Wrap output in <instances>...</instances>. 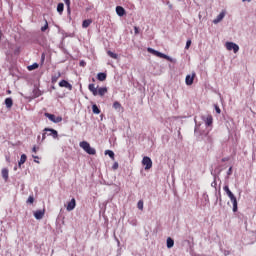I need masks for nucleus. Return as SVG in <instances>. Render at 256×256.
Masks as SVG:
<instances>
[{
  "mask_svg": "<svg viewBox=\"0 0 256 256\" xmlns=\"http://www.w3.org/2000/svg\"><path fill=\"white\" fill-rule=\"evenodd\" d=\"M34 163H40L39 160H37V158H34Z\"/></svg>",
  "mask_w": 256,
  "mask_h": 256,
  "instance_id": "nucleus-52",
  "label": "nucleus"
},
{
  "mask_svg": "<svg viewBox=\"0 0 256 256\" xmlns=\"http://www.w3.org/2000/svg\"><path fill=\"white\" fill-rule=\"evenodd\" d=\"M142 165H144L145 171H149L153 167V160L149 156H144L142 159Z\"/></svg>",
  "mask_w": 256,
  "mask_h": 256,
  "instance_id": "nucleus-5",
  "label": "nucleus"
},
{
  "mask_svg": "<svg viewBox=\"0 0 256 256\" xmlns=\"http://www.w3.org/2000/svg\"><path fill=\"white\" fill-rule=\"evenodd\" d=\"M214 109H215L216 113H218V115H220V113H221V108H219V105L215 104V105H214Z\"/></svg>",
  "mask_w": 256,
  "mask_h": 256,
  "instance_id": "nucleus-39",
  "label": "nucleus"
},
{
  "mask_svg": "<svg viewBox=\"0 0 256 256\" xmlns=\"http://www.w3.org/2000/svg\"><path fill=\"white\" fill-rule=\"evenodd\" d=\"M195 72L192 73V75H187L186 78H185V83L186 85L190 86V85H193V81H195Z\"/></svg>",
  "mask_w": 256,
  "mask_h": 256,
  "instance_id": "nucleus-11",
  "label": "nucleus"
},
{
  "mask_svg": "<svg viewBox=\"0 0 256 256\" xmlns=\"http://www.w3.org/2000/svg\"><path fill=\"white\" fill-rule=\"evenodd\" d=\"M227 196L229 197L231 203L233 204V208H232L233 213H237V211H239L237 197H235V194H233V192H230L229 194H227Z\"/></svg>",
  "mask_w": 256,
  "mask_h": 256,
  "instance_id": "nucleus-4",
  "label": "nucleus"
},
{
  "mask_svg": "<svg viewBox=\"0 0 256 256\" xmlns=\"http://www.w3.org/2000/svg\"><path fill=\"white\" fill-rule=\"evenodd\" d=\"M26 203H28L29 205H33V203H35V197H33L32 195L29 196Z\"/></svg>",
  "mask_w": 256,
  "mask_h": 256,
  "instance_id": "nucleus-33",
  "label": "nucleus"
},
{
  "mask_svg": "<svg viewBox=\"0 0 256 256\" xmlns=\"http://www.w3.org/2000/svg\"><path fill=\"white\" fill-rule=\"evenodd\" d=\"M80 147L88 154V155H96L97 150L95 148L91 147V144L87 141L80 142Z\"/></svg>",
  "mask_w": 256,
  "mask_h": 256,
  "instance_id": "nucleus-2",
  "label": "nucleus"
},
{
  "mask_svg": "<svg viewBox=\"0 0 256 256\" xmlns=\"http://www.w3.org/2000/svg\"><path fill=\"white\" fill-rule=\"evenodd\" d=\"M104 154L108 155L112 161H115V152L113 150H105Z\"/></svg>",
  "mask_w": 256,
  "mask_h": 256,
  "instance_id": "nucleus-27",
  "label": "nucleus"
},
{
  "mask_svg": "<svg viewBox=\"0 0 256 256\" xmlns=\"http://www.w3.org/2000/svg\"><path fill=\"white\" fill-rule=\"evenodd\" d=\"M59 77H61V72H58L57 74L52 75L51 83L55 85V83L59 80Z\"/></svg>",
  "mask_w": 256,
  "mask_h": 256,
  "instance_id": "nucleus-25",
  "label": "nucleus"
},
{
  "mask_svg": "<svg viewBox=\"0 0 256 256\" xmlns=\"http://www.w3.org/2000/svg\"><path fill=\"white\" fill-rule=\"evenodd\" d=\"M211 175L213 176V182L211 183V187H213L215 189V191H217V179H219V174L214 173L213 171H211Z\"/></svg>",
  "mask_w": 256,
  "mask_h": 256,
  "instance_id": "nucleus-16",
  "label": "nucleus"
},
{
  "mask_svg": "<svg viewBox=\"0 0 256 256\" xmlns=\"http://www.w3.org/2000/svg\"><path fill=\"white\" fill-rule=\"evenodd\" d=\"M6 93H7L8 95H11V90H7Z\"/></svg>",
  "mask_w": 256,
  "mask_h": 256,
  "instance_id": "nucleus-53",
  "label": "nucleus"
},
{
  "mask_svg": "<svg viewBox=\"0 0 256 256\" xmlns=\"http://www.w3.org/2000/svg\"><path fill=\"white\" fill-rule=\"evenodd\" d=\"M32 151H33V153H37V147L34 146V147L32 148Z\"/></svg>",
  "mask_w": 256,
  "mask_h": 256,
  "instance_id": "nucleus-49",
  "label": "nucleus"
},
{
  "mask_svg": "<svg viewBox=\"0 0 256 256\" xmlns=\"http://www.w3.org/2000/svg\"><path fill=\"white\" fill-rule=\"evenodd\" d=\"M92 81L95 83V78H92Z\"/></svg>",
  "mask_w": 256,
  "mask_h": 256,
  "instance_id": "nucleus-58",
  "label": "nucleus"
},
{
  "mask_svg": "<svg viewBox=\"0 0 256 256\" xmlns=\"http://www.w3.org/2000/svg\"><path fill=\"white\" fill-rule=\"evenodd\" d=\"M47 29H49V23L47 22V20H45V25L41 27L42 33H45Z\"/></svg>",
  "mask_w": 256,
  "mask_h": 256,
  "instance_id": "nucleus-36",
  "label": "nucleus"
},
{
  "mask_svg": "<svg viewBox=\"0 0 256 256\" xmlns=\"http://www.w3.org/2000/svg\"><path fill=\"white\" fill-rule=\"evenodd\" d=\"M218 195H219V197H217L216 201H219V202L221 203V202L223 201V200L221 199V188H219Z\"/></svg>",
  "mask_w": 256,
  "mask_h": 256,
  "instance_id": "nucleus-43",
  "label": "nucleus"
},
{
  "mask_svg": "<svg viewBox=\"0 0 256 256\" xmlns=\"http://www.w3.org/2000/svg\"><path fill=\"white\" fill-rule=\"evenodd\" d=\"M59 87H64L65 89H68L69 91H73V85L69 83L67 80H61L59 82Z\"/></svg>",
  "mask_w": 256,
  "mask_h": 256,
  "instance_id": "nucleus-10",
  "label": "nucleus"
},
{
  "mask_svg": "<svg viewBox=\"0 0 256 256\" xmlns=\"http://www.w3.org/2000/svg\"><path fill=\"white\" fill-rule=\"evenodd\" d=\"M34 97H41V90L38 88L33 90Z\"/></svg>",
  "mask_w": 256,
  "mask_h": 256,
  "instance_id": "nucleus-35",
  "label": "nucleus"
},
{
  "mask_svg": "<svg viewBox=\"0 0 256 256\" xmlns=\"http://www.w3.org/2000/svg\"><path fill=\"white\" fill-rule=\"evenodd\" d=\"M41 139V136H38V140Z\"/></svg>",
  "mask_w": 256,
  "mask_h": 256,
  "instance_id": "nucleus-59",
  "label": "nucleus"
},
{
  "mask_svg": "<svg viewBox=\"0 0 256 256\" xmlns=\"http://www.w3.org/2000/svg\"><path fill=\"white\" fill-rule=\"evenodd\" d=\"M134 33L135 35H139V27L134 26Z\"/></svg>",
  "mask_w": 256,
  "mask_h": 256,
  "instance_id": "nucleus-46",
  "label": "nucleus"
},
{
  "mask_svg": "<svg viewBox=\"0 0 256 256\" xmlns=\"http://www.w3.org/2000/svg\"><path fill=\"white\" fill-rule=\"evenodd\" d=\"M2 177L4 181H9V169L7 168L2 169Z\"/></svg>",
  "mask_w": 256,
  "mask_h": 256,
  "instance_id": "nucleus-22",
  "label": "nucleus"
},
{
  "mask_svg": "<svg viewBox=\"0 0 256 256\" xmlns=\"http://www.w3.org/2000/svg\"><path fill=\"white\" fill-rule=\"evenodd\" d=\"M117 241H118V245H119L120 242H119V240H117Z\"/></svg>",
  "mask_w": 256,
  "mask_h": 256,
  "instance_id": "nucleus-62",
  "label": "nucleus"
},
{
  "mask_svg": "<svg viewBox=\"0 0 256 256\" xmlns=\"http://www.w3.org/2000/svg\"><path fill=\"white\" fill-rule=\"evenodd\" d=\"M116 13H117L118 17H124V15H126L127 11L125 10V8H123V6H116Z\"/></svg>",
  "mask_w": 256,
  "mask_h": 256,
  "instance_id": "nucleus-15",
  "label": "nucleus"
},
{
  "mask_svg": "<svg viewBox=\"0 0 256 256\" xmlns=\"http://www.w3.org/2000/svg\"><path fill=\"white\" fill-rule=\"evenodd\" d=\"M227 175H233V167H230L227 171Z\"/></svg>",
  "mask_w": 256,
  "mask_h": 256,
  "instance_id": "nucleus-45",
  "label": "nucleus"
},
{
  "mask_svg": "<svg viewBox=\"0 0 256 256\" xmlns=\"http://www.w3.org/2000/svg\"><path fill=\"white\" fill-rule=\"evenodd\" d=\"M27 161V155L26 154H22L20 156V160L18 161V167L19 169H21V165H24V163Z\"/></svg>",
  "mask_w": 256,
  "mask_h": 256,
  "instance_id": "nucleus-21",
  "label": "nucleus"
},
{
  "mask_svg": "<svg viewBox=\"0 0 256 256\" xmlns=\"http://www.w3.org/2000/svg\"><path fill=\"white\" fill-rule=\"evenodd\" d=\"M45 117H47V119H49V121H52V123H61V121H63V117L61 116H55V114H51L46 112Z\"/></svg>",
  "mask_w": 256,
  "mask_h": 256,
  "instance_id": "nucleus-6",
  "label": "nucleus"
},
{
  "mask_svg": "<svg viewBox=\"0 0 256 256\" xmlns=\"http://www.w3.org/2000/svg\"><path fill=\"white\" fill-rule=\"evenodd\" d=\"M223 189H224L226 195H228L229 193H232L231 190L229 189V185H225V186L223 187Z\"/></svg>",
  "mask_w": 256,
  "mask_h": 256,
  "instance_id": "nucleus-38",
  "label": "nucleus"
},
{
  "mask_svg": "<svg viewBox=\"0 0 256 256\" xmlns=\"http://www.w3.org/2000/svg\"><path fill=\"white\" fill-rule=\"evenodd\" d=\"M205 137H206V143H213V138L211 136H209V132H206L205 134Z\"/></svg>",
  "mask_w": 256,
  "mask_h": 256,
  "instance_id": "nucleus-32",
  "label": "nucleus"
},
{
  "mask_svg": "<svg viewBox=\"0 0 256 256\" xmlns=\"http://www.w3.org/2000/svg\"><path fill=\"white\" fill-rule=\"evenodd\" d=\"M64 9H65V4H63V2L58 3L57 12L59 13V15H63Z\"/></svg>",
  "mask_w": 256,
  "mask_h": 256,
  "instance_id": "nucleus-23",
  "label": "nucleus"
},
{
  "mask_svg": "<svg viewBox=\"0 0 256 256\" xmlns=\"http://www.w3.org/2000/svg\"><path fill=\"white\" fill-rule=\"evenodd\" d=\"M225 18V13L221 12L216 19L213 20L214 25H217V23H221V21H223V19Z\"/></svg>",
  "mask_w": 256,
  "mask_h": 256,
  "instance_id": "nucleus-19",
  "label": "nucleus"
},
{
  "mask_svg": "<svg viewBox=\"0 0 256 256\" xmlns=\"http://www.w3.org/2000/svg\"><path fill=\"white\" fill-rule=\"evenodd\" d=\"M34 217L35 219H37L38 221L43 219V217H45V209L43 210H36L34 212Z\"/></svg>",
  "mask_w": 256,
  "mask_h": 256,
  "instance_id": "nucleus-14",
  "label": "nucleus"
},
{
  "mask_svg": "<svg viewBox=\"0 0 256 256\" xmlns=\"http://www.w3.org/2000/svg\"><path fill=\"white\" fill-rule=\"evenodd\" d=\"M174 245H175V240H173V238L171 237H168L166 240L167 249H173Z\"/></svg>",
  "mask_w": 256,
  "mask_h": 256,
  "instance_id": "nucleus-18",
  "label": "nucleus"
},
{
  "mask_svg": "<svg viewBox=\"0 0 256 256\" xmlns=\"http://www.w3.org/2000/svg\"><path fill=\"white\" fill-rule=\"evenodd\" d=\"M6 161H8V163L10 162V158L6 156Z\"/></svg>",
  "mask_w": 256,
  "mask_h": 256,
  "instance_id": "nucleus-55",
  "label": "nucleus"
},
{
  "mask_svg": "<svg viewBox=\"0 0 256 256\" xmlns=\"http://www.w3.org/2000/svg\"><path fill=\"white\" fill-rule=\"evenodd\" d=\"M98 81H105L107 79V73L100 72L97 74Z\"/></svg>",
  "mask_w": 256,
  "mask_h": 256,
  "instance_id": "nucleus-24",
  "label": "nucleus"
},
{
  "mask_svg": "<svg viewBox=\"0 0 256 256\" xmlns=\"http://www.w3.org/2000/svg\"><path fill=\"white\" fill-rule=\"evenodd\" d=\"M63 1L67 7L68 18L71 20V0H63Z\"/></svg>",
  "mask_w": 256,
  "mask_h": 256,
  "instance_id": "nucleus-17",
  "label": "nucleus"
},
{
  "mask_svg": "<svg viewBox=\"0 0 256 256\" xmlns=\"http://www.w3.org/2000/svg\"><path fill=\"white\" fill-rule=\"evenodd\" d=\"M75 207H77V200H75V198H72L70 202H68L66 209L67 211H73Z\"/></svg>",
  "mask_w": 256,
  "mask_h": 256,
  "instance_id": "nucleus-12",
  "label": "nucleus"
},
{
  "mask_svg": "<svg viewBox=\"0 0 256 256\" xmlns=\"http://www.w3.org/2000/svg\"><path fill=\"white\" fill-rule=\"evenodd\" d=\"M243 3H245V1H247L248 3H251V0H242Z\"/></svg>",
  "mask_w": 256,
  "mask_h": 256,
  "instance_id": "nucleus-54",
  "label": "nucleus"
},
{
  "mask_svg": "<svg viewBox=\"0 0 256 256\" xmlns=\"http://www.w3.org/2000/svg\"><path fill=\"white\" fill-rule=\"evenodd\" d=\"M52 89H55V86H52Z\"/></svg>",
  "mask_w": 256,
  "mask_h": 256,
  "instance_id": "nucleus-60",
  "label": "nucleus"
},
{
  "mask_svg": "<svg viewBox=\"0 0 256 256\" xmlns=\"http://www.w3.org/2000/svg\"><path fill=\"white\" fill-rule=\"evenodd\" d=\"M148 53H151L152 55H155L156 57H159L160 59L163 58V52L157 51L151 47L147 48Z\"/></svg>",
  "mask_w": 256,
  "mask_h": 256,
  "instance_id": "nucleus-13",
  "label": "nucleus"
},
{
  "mask_svg": "<svg viewBox=\"0 0 256 256\" xmlns=\"http://www.w3.org/2000/svg\"><path fill=\"white\" fill-rule=\"evenodd\" d=\"M191 39L187 40L186 41V46H185V49H189V47H191Z\"/></svg>",
  "mask_w": 256,
  "mask_h": 256,
  "instance_id": "nucleus-42",
  "label": "nucleus"
},
{
  "mask_svg": "<svg viewBox=\"0 0 256 256\" xmlns=\"http://www.w3.org/2000/svg\"><path fill=\"white\" fill-rule=\"evenodd\" d=\"M79 65H80V67H85V65H87V62H85L84 60H81L79 62Z\"/></svg>",
  "mask_w": 256,
  "mask_h": 256,
  "instance_id": "nucleus-44",
  "label": "nucleus"
},
{
  "mask_svg": "<svg viewBox=\"0 0 256 256\" xmlns=\"http://www.w3.org/2000/svg\"><path fill=\"white\" fill-rule=\"evenodd\" d=\"M132 225H137V222L132 223Z\"/></svg>",
  "mask_w": 256,
  "mask_h": 256,
  "instance_id": "nucleus-57",
  "label": "nucleus"
},
{
  "mask_svg": "<svg viewBox=\"0 0 256 256\" xmlns=\"http://www.w3.org/2000/svg\"><path fill=\"white\" fill-rule=\"evenodd\" d=\"M28 71H35V69H39V64L37 62L32 65L27 66Z\"/></svg>",
  "mask_w": 256,
  "mask_h": 256,
  "instance_id": "nucleus-30",
  "label": "nucleus"
},
{
  "mask_svg": "<svg viewBox=\"0 0 256 256\" xmlns=\"http://www.w3.org/2000/svg\"><path fill=\"white\" fill-rule=\"evenodd\" d=\"M4 104L7 109H11V107H13V98L11 97L6 98L4 101Z\"/></svg>",
  "mask_w": 256,
  "mask_h": 256,
  "instance_id": "nucleus-20",
  "label": "nucleus"
},
{
  "mask_svg": "<svg viewBox=\"0 0 256 256\" xmlns=\"http://www.w3.org/2000/svg\"><path fill=\"white\" fill-rule=\"evenodd\" d=\"M221 161H222V163H225V162L229 161V157H224L221 159Z\"/></svg>",
  "mask_w": 256,
  "mask_h": 256,
  "instance_id": "nucleus-48",
  "label": "nucleus"
},
{
  "mask_svg": "<svg viewBox=\"0 0 256 256\" xmlns=\"http://www.w3.org/2000/svg\"><path fill=\"white\" fill-rule=\"evenodd\" d=\"M113 109H116V111H123V106H121L119 101H115L113 103Z\"/></svg>",
  "mask_w": 256,
  "mask_h": 256,
  "instance_id": "nucleus-26",
  "label": "nucleus"
},
{
  "mask_svg": "<svg viewBox=\"0 0 256 256\" xmlns=\"http://www.w3.org/2000/svg\"><path fill=\"white\" fill-rule=\"evenodd\" d=\"M137 207L140 211H143V200H139L137 203Z\"/></svg>",
  "mask_w": 256,
  "mask_h": 256,
  "instance_id": "nucleus-37",
  "label": "nucleus"
},
{
  "mask_svg": "<svg viewBox=\"0 0 256 256\" xmlns=\"http://www.w3.org/2000/svg\"><path fill=\"white\" fill-rule=\"evenodd\" d=\"M107 55H109L111 59H119V55L115 52H112L111 50L107 51Z\"/></svg>",
  "mask_w": 256,
  "mask_h": 256,
  "instance_id": "nucleus-31",
  "label": "nucleus"
},
{
  "mask_svg": "<svg viewBox=\"0 0 256 256\" xmlns=\"http://www.w3.org/2000/svg\"><path fill=\"white\" fill-rule=\"evenodd\" d=\"M225 47L228 51L239 53V45H237L235 42H226Z\"/></svg>",
  "mask_w": 256,
  "mask_h": 256,
  "instance_id": "nucleus-7",
  "label": "nucleus"
},
{
  "mask_svg": "<svg viewBox=\"0 0 256 256\" xmlns=\"http://www.w3.org/2000/svg\"><path fill=\"white\" fill-rule=\"evenodd\" d=\"M203 199L206 203H209V195H207V192L203 194Z\"/></svg>",
  "mask_w": 256,
  "mask_h": 256,
  "instance_id": "nucleus-41",
  "label": "nucleus"
},
{
  "mask_svg": "<svg viewBox=\"0 0 256 256\" xmlns=\"http://www.w3.org/2000/svg\"><path fill=\"white\" fill-rule=\"evenodd\" d=\"M162 59H166V61H170V63H173V58L167 54L162 55Z\"/></svg>",
  "mask_w": 256,
  "mask_h": 256,
  "instance_id": "nucleus-34",
  "label": "nucleus"
},
{
  "mask_svg": "<svg viewBox=\"0 0 256 256\" xmlns=\"http://www.w3.org/2000/svg\"><path fill=\"white\" fill-rule=\"evenodd\" d=\"M88 89L90 92H92V95L94 97H97L99 95L100 97H103L105 93H107V87H95V84H89Z\"/></svg>",
  "mask_w": 256,
  "mask_h": 256,
  "instance_id": "nucleus-1",
  "label": "nucleus"
},
{
  "mask_svg": "<svg viewBox=\"0 0 256 256\" xmlns=\"http://www.w3.org/2000/svg\"><path fill=\"white\" fill-rule=\"evenodd\" d=\"M33 159H39V156L32 155Z\"/></svg>",
  "mask_w": 256,
  "mask_h": 256,
  "instance_id": "nucleus-51",
  "label": "nucleus"
},
{
  "mask_svg": "<svg viewBox=\"0 0 256 256\" xmlns=\"http://www.w3.org/2000/svg\"><path fill=\"white\" fill-rule=\"evenodd\" d=\"M41 61H42V62L45 61V54H42V55H41Z\"/></svg>",
  "mask_w": 256,
  "mask_h": 256,
  "instance_id": "nucleus-50",
  "label": "nucleus"
},
{
  "mask_svg": "<svg viewBox=\"0 0 256 256\" xmlns=\"http://www.w3.org/2000/svg\"><path fill=\"white\" fill-rule=\"evenodd\" d=\"M201 119H202V121H204L207 128L213 127V116L212 115L202 116Z\"/></svg>",
  "mask_w": 256,
  "mask_h": 256,
  "instance_id": "nucleus-9",
  "label": "nucleus"
},
{
  "mask_svg": "<svg viewBox=\"0 0 256 256\" xmlns=\"http://www.w3.org/2000/svg\"><path fill=\"white\" fill-rule=\"evenodd\" d=\"M169 7H170V9H171V7H173V6H172V5H170Z\"/></svg>",
  "mask_w": 256,
  "mask_h": 256,
  "instance_id": "nucleus-61",
  "label": "nucleus"
},
{
  "mask_svg": "<svg viewBox=\"0 0 256 256\" xmlns=\"http://www.w3.org/2000/svg\"><path fill=\"white\" fill-rule=\"evenodd\" d=\"M92 112L94 113V115H99L101 113V109H99V106H97V104H93Z\"/></svg>",
  "mask_w": 256,
  "mask_h": 256,
  "instance_id": "nucleus-29",
  "label": "nucleus"
},
{
  "mask_svg": "<svg viewBox=\"0 0 256 256\" xmlns=\"http://www.w3.org/2000/svg\"><path fill=\"white\" fill-rule=\"evenodd\" d=\"M45 133H48V137H53V139L59 138V132L53 128H44L43 130Z\"/></svg>",
  "mask_w": 256,
  "mask_h": 256,
  "instance_id": "nucleus-8",
  "label": "nucleus"
},
{
  "mask_svg": "<svg viewBox=\"0 0 256 256\" xmlns=\"http://www.w3.org/2000/svg\"><path fill=\"white\" fill-rule=\"evenodd\" d=\"M92 23H93V20H91V19L83 20V22H82L83 29H87V27H89V25H91Z\"/></svg>",
  "mask_w": 256,
  "mask_h": 256,
  "instance_id": "nucleus-28",
  "label": "nucleus"
},
{
  "mask_svg": "<svg viewBox=\"0 0 256 256\" xmlns=\"http://www.w3.org/2000/svg\"><path fill=\"white\" fill-rule=\"evenodd\" d=\"M14 171H17V166L14 167Z\"/></svg>",
  "mask_w": 256,
  "mask_h": 256,
  "instance_id": "nucleus-56",
  "label": "nucleus"
},
{
  "mask_svg": "<svg viewBox=\"0 0 256 256\" xmlns=\"http://www.w3.org/2000/svg\"><path fill=\"white\" fill-rule=\"evenodd\" d=\"M112 169L114 171H117V169H119V162H114L113 166H112Z\"/></svg>",
  "mask_w": 256,
  "mask_h": 256,
  "instance_id": "nucleus-40",
  "label": "nucleus"
},
{
  "mask_svg": "<svg viewBox=\"0 0 256 256\" xmlns=\"http://www.w3.org/2000/svg\"><path fill=\"white\" fill-rule=\"evenodd\" d=\"M46 138H47V132L44 131V133L42 134V141H45Z\"/></svg>",
  "mask_w": 256,
  "mask_h": 256,
  "instance_id": "nucleus-47",
  "label": "nucleus"
},
{
  "mask_svg": "<svg viewBox=\"0 0 256 256\" xmlns=\"http://www.w3.org/2000/svg\"><path fill=\"white\" fill-rule=\"evenodd\" d=\"M194 121L196 123L194 128V135L198 139V141H201V139H205L204 137L207 133H205V131H199V127H201V124H197V120Z\"/></svg>",
  "mask_w": 256,
  "mask_h": 256,
  "instance_id": "nucleus-3",
  "label": "nucleus"
}]
</instances>
